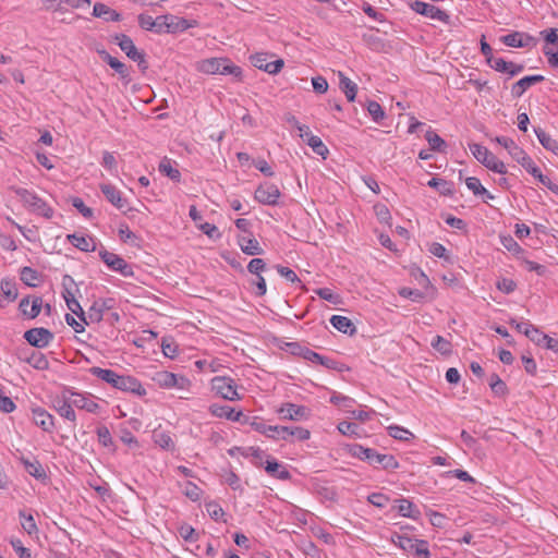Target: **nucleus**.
Wrapping results in <instances>:
<instances>
[{"label": "nucleus", "mask_w": 558, "mask_h": 558, "mask_svg": "<svg viewBox=\"0 0 558 558\" xmlns=\"http://www.w3.org/2000/svg\"><path fill=\"white\" fill-rule=\"evenodd\" d=\"M209 411L216 417H225L232 422L242 423V420L244 417V413L242 411H235L234 409L228 405H220L214 403L209 407Z\"/></svg>", "instance_id": "dca6fc26"}, {"label": "nucleus", "mask_w": 558, "mask_h": 558, "mask_svg": "<svg viewBox=\"0 0 558 558\" xmlns=\"http://www.w3.org/2000/svg\"><path fill=\"white\" fill-rule=\"evenodd\" d=\"M495 141L505 147L512 159L520 163L529 173H531L532 168L536 167L532 158L521 147H519L512 138L497 136Z\"/></svg>", "instance_id": "423d86ee"}, {"label": "nucleus", "mask_w": 558, "mask_h": 558, "mask_svg": "<svg viewBox=\"0 0 558 558\" xmlns=\"http://www.w3.org/2000/svg\"><path fill=\"white\" fill-rule=\"evenodd\" d=\"M530 174H532L535 179H537L539 181V183H542L548 190L558 194V185L556 183H554L548 177L544 175L537 166L535 168H532V171Z\"/></svg>", "instance_id": "09e8293b"}, {"label": "nucleus", "mask_w": 558, "mask_h": 558, "mask_svg": "<svg viewBox=\"0 0 558 558\" xmlns=\"http://www.w3.org/2000/svg\"><path fill=\"white\" fill-rule=\"evenodd\" d=\"M306 144L313 149L315 154L322 156L324 159H326L327 155L329 154L327 146L316 135L310 136Z\"/></svg>", "instance_id": "a18cd8bd"}, {"label": "nucleus", "mask_w": 558, "mask_h": 558, "mask_svg": "<svg viewBox=\"0 0 558 558\" xmlns=\"http://www.w3.org/2000/svg\"><path fill=\"white\" fill-rule=\"evenodd\" d=\"M71 204L73 207H75L82 214L83 217H85V218L93 217V215H94L93 209L89 208L88 206H86L82 198L73 197L71 199Z\"/></svg>", "instance_id": "052dcab7"}, {"label": "nucleus", "mask_w": 558, "mask_h": 558, "mask_svg": "<svg viewBox=\"0 0 558 558\" xmlns=\"http://www.w3.org/2000/svg\"><path fill=\"white\" fill-rule=\"evenodd\" d=\"M73 403L71 401L63 400L61 402H58L57 405H54L56 411L64 418L75 422L76 416L75 412L73 410Z\"/></svg>", "instance_id": "79ce46f5"}, {"label": "nucleus", "mask_w": 558, "mask_h": 558, "mask_svg": "<svg viewBox=\"0 0 558 558\" xmlns=\"http://www.w3.org/2000/svg\"><path fill=\"white\" fill-rule=\"evenodd\" d=\"M112 299L95 301L88 310L89 319L96 323L102 320L104 312L112 307Z\"/></svg>", "instance_id": "a878e982"}, {"label": "nucleus", "mask_w": 558, "mask_h": 558, "mask_svg": "<svg viewBox=\"0 0 558 558\" xmlns=\"http://www.w3.org/2000/svg\"><path fill=\"white\" fill-rule=\"evenodd\" d=\"M546 44L556 45L558 44V28H547L541 32Z\"/></svg>", "instance_id": "774afa93"}, {"label": "nucleus", "mask_w": 558, "mask_h": 558, "mask_svg": "<svg viewBox=\"0 0 558 558\" xmlns=\"http://www.w3.org/2000/svg\"><path fill=\"white\" fill-rule=\"evenodd\" d=\"M154 441L156 445H158L162 449H167V450L174 449V442H173L172 438L163 432L155 433Z\"/></svg>", "instance_id": "603ef678"}, {"label": "nucleus", "mask_w": 558, "mask_h": 558, "mask_svg": "<svg viewBox=\"0 0 558 558\" xmlns=\"http://www.w3.org/2000/svg\"><path fill=\"white\" fill-rule=\"evenodd\" d=\"M220 74H223V75L230 74L235 77H241L242 70L240 66L232 64L228 59H223V65H221Z\"/></svg>", "instance_id": "e2e57ef3"}, {"label": "nucleus", "mask_w": 558, "mask_h": 558, "mask_svg": "<svg viewBox=\"0 0 558 558\" xmlns=\"http://www.w3.org/2000/svg\"><path fill=\"white\" fill-rule=\"evenodd\" d=\"M53 333L44 327H35L24 332V339L34 348H46L52 340Z\"/></svg>", "instance_id": "9d476101"}, {"label": "nucleus", "mask_w": 558, "mask_h": 558, "mask_svg": "<svg viewBox=\"0 0 558 558\" xmlns=\"http://www.w3.org/2000/svg\"><path fill=\"white\" fill-rule=\"evenodd\" d=\"M98 54L100 56L101 60L105 61L110 68H112L122 80L129 81V69L128 66L119 61L117 58L112 57L109 52H107L105 49L97 50Z\"/></svg>", "instance_id": "6ab92c4d"}, {"label": "nucleus", "mask_w": 558, "mask_h": 558, "mask_svg": "<svg viewBox=\"0 0 558 558\" xmlns=\"http://www.w3.org/2000/svg\"><path fill=\"white\" fill-rule=\"evenodd\" d=\"M22 461L28 474L37 480H43L46 477V472L38 461H29L26 459H23Z\"/></svg>", "instance_id": "c03bdc74"}, {"label": "nucleus", "mask_w": 558, "mask_h": 558, "mask_svg": "<svg viewBox=\"0 0 558 558\" xmlns=\"http://www.w3.org/2000/svg\"><path fill=\"white\" fill-rule=\"evenodd\" d=\"M254 197L257 202L265 205H276L280 197V191L277 185L271 183L260 184L255 193Z\"/></svg>", "instance_id": "ddd939ff"}, {"label": "nucleus", "mask_w": 558, "mask_h": 558, "mask_svg": "<svg viewBox=\"0 0 558 558\" xmlns=\"http://www.w3.org/2000/svg\"><path fill=\"white\" fill-rule=\"evenodd\" d=\"M350 453L363 461H367L373 466H381L384 470H395L399 468V462L392 454L379 453L373 448H366L355 444L350 447Z\"/></svg>", "instance_id": "f03ea898"}, {"label": "nucleus", "mask_w": 558, "mask_h": 558, "mask_svg": "<svg viewBox=\"0 0 558 558\" xmlns=\"http://www.w3.org/2000/svg\"><path fill=\"white\" fill-rule=\"evenodd\" d=\"M21 280L28 287H37L40 281V275L32 267L25 266L20 271Z\"/></svg>", "instance_id": "4c0bfd02"}, {"label": "nucleus", "mask_w": 558, "mask_h": 558, "mask_svg": "<svg viewBox=\"0 0 558 558\" xmlns=\"http://www.w3.org/2000/svg\"><path fill=\"white\" fill-rule=\"evenodd\" d=\"M330 324L340 332L353 336L356 333V327L352 320L345 316L333 315L330 318Z\"/></svg>", "instance_id": "cd10ccee"}, {"label": "nucleus", "mask_w": 558, "mask_h": 558, "mask_svg": "<svg viewBox=\"0 0 558 558\" xmlns=\"http://www.w3.org/2000/svg\"><path fill=\"white\" fill-rule=\"evenodd\" d=\"M432 347L441 354L451 353V343L441 336H436L432 341Z\"/></svg>", "instance_id": "5fc2aeb1"}, {"label": "nucleus", "mask_w": 558, "mask_h": 558, "mask_svg": "<svg viewBox=\"0 0 558 558\" xmlns=\"http://www.w3.org/2000/svg\"><path fill=\"white\" fill-rule=\"evenodd\" d=\"M113 40L132 61L136 60L143 52L135 47L132 38L125 34L114 35Z\"/></svg>", "instance_id": "2eb2a0df"}, {"label": "nucleus", "mask_w": 558, "mask_h": 558, "mask_svg": "<svg viewBox=\"0 0 558 558\" xmlns=\"http://www.w3.org/2000/svg\"><path fill=\"white\" fill-rule=\"evenodd\" d=\"M265 269L266 263L262 258H253L247 265V270L256 276H259Z\"/></svg>", "instance_id": "69168bd1"}, {"label": "nucleus", "mask_w": 558, "mask_h": 558, "mask_svg": "<svg viewBox=\"0 0 558 558\" xmlns=\"http://www.w3.org/2000/svg\"><path fill=\"white\" fill-rule=\"evenodd\" d=\"M534 132L539 143L545 149L553 151L555 154L558 153V142L555 138H553L548 133H546L541 128L534 129Z\"/></svg>", "instance_id": "c9c22d12"}, {"label": "nucleus", "mask_w": 558, "mask_h": 558, "mask_svg": "<svg viewBox=\"0 0 558 558\" xmlns=\"http://www.w3.org/2000/svg\"><path fill=\"white\" fill-rule=\"evenodd\" d=\"M89 373L121 391L131 392L137 396L146 395V390L142 386L141 381L133 376L119 375L112 369H106L97 366L92 367Z\"/></svg>", "instance_id": "f257e3e1"}, {"label": "nucleus", "mask_w": 558, "mask_h": 558, "mask_svg": "<svg viewBox=\"0 0 558 558\" xmlns=\"http://www.w3.org/2000/svg\"><path fill=\"white\" fill-rule=\"evenodd\" d=\"M525 336L533 341L537 345H544L547 344V339L549 338L548 335L543 333L537 327L532 325L531 327L525 328Z\"/></svg>", "instance_id": "a19ab883"}, {"label": "nucleus", "mask_w": 558, "mask_h": 558, "mask_svg": "<svg viewBox=\"0 0 558 558\" xmlns=\"http://www.w3.org/2000/svg\"><path fill=\"white\" fill-rule=\"evenodd\" d=\"M158 170L160 173L165 174L166 177L170 178L172 181L179 182L181 178L180 171L172 167L171 160L168 158H163L158 167Z\"/></svg>", "instance_id": "ea45409f"}, {"label": "nucleus", "mask_w": 558, "mask_h": 558, "mask_svg": "<svg viewBox=\"0 0 558 558\" xmlns=\"http://www.w3.org/2000/svg\"><path fill=\"white\" fill-rule=\"evenodd\" d=\"M387 429L389 436L398 440H409L413 437V434L410 430L398 425H391Z\"/></svg>", "instance_id": "8fccbe9b"}, {"label": "nucleus", "mask_w": 558, "mask_h": 558, "mask_svg": "<svg viewBox=\"0 0 558 558\" xmlns=\"http://www.w3.org/2000/svg\"><path fill=\"white\" fill-rule=\"evenodd\" d=\"M287 348L291 352V354L302 356L304 360L311 361L316 364H320L328 369H335L338 372H342L343 369H345L344 364L339 363L333 359L320 355L317 352L306 347H303L298 342H289L287 343Z\"/></svg>", "instance_id": "20e7f679"}, {"label": "nucleus", "mask_w": 558, "mask_h": 558, "mask_svg": "<svg viewBox=\"0 0 558 558\" xmlns=\"http://www.w3.org/2000/svg\"><path fill=\"white\" fill-rule=\"evenodd\" d=\"M425 138L428 142L432 150L442 151L446 147V142L432 130L426 132Z\"/></svg>", "instance_id": "de8ad7c7"}, {"label": "nucleus", "mask_w": 558, "mask_h": 558, "mask_svg": "<svg viewBox=\"0 0 558 558\" xmlns=\"http://www.w3.org/2000/svg\"><path fill=\"white\" fill-rule=\"evenodd\" d=\"M397 501L399 502L397 509L400 515L411 519H417L420 517L421 512L413 502L404 498Z\"/></svg>", "instance_id": "f704fd0d"}, {"label": "nucleus", "mask_w": 558, "mask_h": 558, "mask_svg": "<svg viewBox=\"0 0 558 558\" xmlns=\"http://www.w3.org/2000/svg\"><path fill=\"white\" fill-rule=\"evenodd\" d=\"M496 287L501 292L509 294L515 290L517 283L512 279L502 278L497 281Z\"/></svg>", "instance_id": "338daca9"}, {"label": "nucleus", "mask_w": 558, "mask_h": 558, "mask_svg": "<svg viewBox=\"0 0 558 558\" xmlns=\"http://www.w3.org/2000/svg\"><path fill=\"white\" fill-rule=\"evenodd\" d=\"M239 245L243 253L246 255H262L264 250L259 245L258 241L254 238L240 236Z\"/></svg>", "instance_id": "c85d7f7f"}, {"label": "nucleus", "mask_w": 558, "mask_h": 558, "mask_svg": "<svg viewBox=\"0 0 558 558\" xmlns=\"http://www.w3.org/2000/svg\"><path fill=\"white\" fill-rule=\"evenodd\" d=\"M265 470L270 476L275 478L289 480L291 477L290 472L275 459L267 460Z\"/></svg>", "instance_id": "7c9ffc66"}, {"label": "nucleus", "mask_w": 558, "mask_h": 558, "mask_svg": "<svg viewBox=\"0 0 558 558\" xmlns=\"http://www.w3.org/2000/svg\"><path fill=\"white\" fill-rule=\"evenodd\" d=\"M19 515L21 519V525L27 534L32 535L37 533L38 529L35 519L31 513L26 514L24 510H20Z\"/></svg>", "instance_id": "49530a36"}, {"label": "nucleus", "mask_w": 558, "mask_h": 558, "mask_svg": "<svg viewBox=\"0 0 558 558\" xmlns=\"http://www.w3.org/2000/svg\"><path fill=\"white\" fill-rule=\"evenodd\" d=\"M414 555L418 558H430L428 543L424 539H417L414 546Z\"/></svg>", "instance_id": "0e129e2a"}, {"label": "nucleus", "mask_w": 558, "mask_h": 558, "mask_svg": "<svg viewBox=\"0 0 558 558\" xmlns=\"http://www.w3.org/2000/svg\"><path fill=\"white\" fill-rule=\"evenodd\" d=\"M68 241L76 248L83 252H94L96 250V243L92 236L80 235L76 233L69 234Z\"/></svg>", "instance_id": "393cba45"}, {"label": "nucleus", "mask_w": 558, "mask_h": 558, "mask_svg": "<svg viewBox=\"0 0 558 558\" xmlns=\"http://www.w3.org/2000/svg\"><path fill=\"white\" fill-rule=\"evenodd\" d=\"M154 380L162 388L187 389L191 385V381L186 377L168 371L157 372L154 376Z\"/></svg>", "instance_id": "1a4fd4ad"}, {"label": "nucleus", "mask_w": 558, "mask_h": 558, "mask_svg": "<svg viewBox=\"0 0 558 558\" xmlns=\"http://www.w3.org/2000/svg\"><path fill=\"white\" fill-rule=\"evenodd\" d=\"M68 308L75 314L84 324L88 325V322L85 316V312L83 311L80 302L76 299L68 300L66 304Z\"/></svg>", "instance_id": "bf43d9fd"}, {"label": "nucleus", "mask_w": 558, "mask_h": 558, "mask_svg": "<svg viewBox=\"0 0 558 558\" xmlns=\"http://www.w3.org/2000/svg\"><path fill=\"white\" fill-rule=\"evenodd\" d=\"M28 305H29V296H25L21 300L19 307L24 316H26L29 319H34L39 315V313L43 308V299L40 296H35L32 301V305L29 306V310H28Z\"/></svg>", "instance_id": "aec40b11"}, {"label": "nucleus", "mask_w": 558, "mask_h": 558, "mask_svg": "<svg viewBox=\"0 0 558 558\" xmlns=\"http://www.w3.org/2000/svg\"><path fill=\"white\" fill-rule=\"evenodd\" d=\"M410 8L421 14V15H424L426 17H429L432 20H437V21H440L445 24H449L450 23V16L449 14H447V12L440 10L438 7L434 5V4H430V3H427V2H423V1H420V0H415L413 2L410 3Z\"/></svg>", "instance_id": "6e6552de"}, {"label": "nucleus", "mask_w": 558, "mask_h": 558, "mask_svg": "<svg viewBox=\"0 0 558 558\" xmlns=\"http://www.w3.org/2000/svg\"><path fill=\"white\" fill-rule=\"evenodd\" d=\"M33 421L44 432L52 433L54 428L53 416L43 408H34L32 410Z\"/></svg>", "instance_id": "a211bd4d"}, {"label": "nucleus", "mask_w": 558, "mask_h": 558, "mask_svg": "<svg viewBox=\"0 0 558 558\" xmlns=\"http://www.w3.org/2000/svg\"><path fill=\"white\" fill-rule=\"evenodd\" d=\"M25 361L34 368L39 371H45L48 369L49 367L48 359L43 353L37 351H32V353L25 359Z\"/></svg>", "instance_id": "58836bf2"}, {"label": "nucleus", "mask_w": 558, "mask_h": 558, "mask_svg": "<svg viewBox=\"0 0 558 558\" xmlns=\"http://www.w3.org/2000/svg\"><path fill=\"white\" fill-rule=\"evenodd\" d=\"M500 242L502 246L512 253L518 259H521L524 254V250L518 244V242L510 234H501Z\"/></svg>", "instance_id": "e433bc0d"}, {"label": "nucleus", "mask_w": 558, "mask_h": 558, "mask_svg": "<svg viewBox=\"0 0 558 558\" xmlns=\"http://www.w3.org/2000/svg\"><path fill=\"white\" fill-rule=\"evenodd\" d=\"M339 87L344 93L348 101H354L357 93V85L347 77L342 72H339Z\"/></svg>", "instance_id": "c756f323"}, {"label": "nucleus", "mask_w": 558, "mask_h": 558, "mask_svg": "<svg viewBox=\"0 0 558 558\" xmlns=\"http://www.w3.org/2000/svg\"><path fill=\"white\" fill-rule=\"evenodd\" d=\"M367 500L377 508H385L389 501V497L381 493H373L367 497Z\"/></svg>", "instance_id": "680f3d73"}, {"label": "nucleus", "mask_w": 558, "mask_h": 558, "mask_svg": "<svg viewBox=\"0 0 558 558\" xmlns=\"http://www.w3.org/2000/svg\"><path fill=\"white\" fill-rule=\"evenodd\" d=\"M277 412L281 420L302 421L310 416V410L306 407L290 402L283 403Z\"/></svg>", "instance_id": "f8f14e48"}, {"label": "nucleus", "mask_w": 558, "mask_h": 558, "mask_svg": "<svg viewBox=\"0 0 558 558\" xmlns=\"http://www.w3.org/2000/svg\"><path fill=\"white\" fill-rule=\"evenodd\" d=\"M428 186L437 190L439 194L445 196H451L454 193L453 182L447 181L440 178H433L427 183Z\"/></svg>", "instance_id": "2f4dec72"}, {"label": "nucleus", "mask_w": 558, "mask_h": 558, "mask_svg": "<svg viewBox=\"0 0 558 558\" xmlns=\"http://www.w3.org/2000/svg\"><path fill=\"white\" fill-rule=\"evenodd\" d=\"M11 191L20 198L24 207L29 211L40 215L47 219L52 218L53 209L35 192L23 187L12 186Z\"/></svg>", "instance_id": "7ed1b4c3"}, {"label": "nucleus", "mask_w": 558, "mask_h": 558, "mask_svg": "<svg viewBox=\"0 0 558 558\" xmlns=\"http://www.w3.org/2000/svg\"><path fill=\"white\" fill-rule=\"evenodd\" d=\"M277 434L278 438H281L283 440H289L290 437H294L298 440H307L311 436V433L308 429L300 427V426H277Z\"/></svg>", "instance_id": "f3484780"}, {"label": "nucleus", "mask_w": 558, "mask_h": 558, "mask_svg": "<svg viewBox=\"0 0 558 558\" xmlns=\"http://www.w3.org/2000/svg\"><path fill=\"white\" fill-rule=\"evenodd\" d=\"M93 15L95 17L102 19L106 22H120L122 20V15L119 12L101 2L94 4Z\"/></svg>", "instance_id": "5701e85b"}, {"label": "nucleus", "mask_w": 558, "mask_h": 558, "mask_svg": "<svg viewBox=\"0 0 558 558\" xmlns=\"http://www.w3.org/2000/svg\"><path fill=\"white\" fill-rule=\"evenodd\" d=\"M374 211L380 222L389 223L391 220L389 208L385 204L374 205Z\"/></svg>", "instance_id": "13d9d810"}, {"label": "nucleus", "mask_w": 558, "mask_h": 558, "mask_svg": "<svg viewBox=\"0 0 558 558\" xmlns=\"http://www.w3.org/2000/svg\"><path fill=\"white\" fill-rule=\"evenodd\" d=\"M169 21L168 25V34L182 33L191 27L197 26V21L195 20H186L184 17H179L170 14V17H165Z\"/></svg>", "instance_id": "b1692460"}, {"label": "nucleus", "mask_w": 558, "mask_h": 558, "mask_svg": "<svg viewBox=\"0 0 558 558\" xmlns=\"http://www.w3.org/2000/svg\"><path fill=\"white\" fill-rule=\"evenodd\" d=\"M179 534L185 542H195L198 538V533L189 524H182L179 527Z\"/></svg>", "instance_id": "4d7b16f0"}, {"label": "nucleus", "mask_w": 558, "mask_h": 558, "mask_svg": "<svg viewBox=\"0 0 558 558\" xmlns=\"http://www.w3.org/2000/svg\"><path fill=\"white\" fill-rule=\"evenodd\" d=\"M367 111L375 122H379L385 118V111L377 101L369 100L367 104Z\"/></svg>", "instance_id": "6e6d98bb"}, {"label": "nucleus", "mask_w": 558, "mask_h": 558, "mask_svg": "<svg viewBox=\"0 0 558 558\" xmlns=\"http://www.w3.org/2000/svg\"><path fill=\"white\" fill-rule=\"evenodd\" d=\"M1 291L9 301H14L17 298L16 284L10 279L1 280Z\"/></svg>", "instance_id": "3c124183"}, {"label": "nucleus", "mask_w": 558, "mask_h": 558, "mask_svg": "<svg viewBox=\"0 0 558 558\" xmlns=\"http://www.w3.org/2000/svg\"><path fill=\"white\" fill-rule=\"evenodd\" d=\"M465 184L474 195H485L487 198L493 199L494 196L482 185L481 181L475 177L466 178Z\"/></svg>", "instance_id": "37998d69"}, {"label": "nucleus", "mask_w": 558, "mask_h": 558, "mask_svg": "<svg viewBox=\"0 0 558 558\" xmlns=\"http://www.w3.org/2000/svg\"><path fill=\"white\" fill-rule=\"evenodd\" d=\"M213 390L221 398L230 401L239 400L241 397L236 391L235 381L226 376H217L211 380Z\"/></svg>", "instance_id": "0eeeda50"}, {"label": "nucleus", "mask_w": 558, "mask_h": 558, "mask_svg": "<svg viewBox=\"0 0 558 558\" xmlns=\"http://www.w3.org/2000/svg\"><path fill=\"white\" fill-rule=\"evenodd\" d=\"M500 41L508 47L521 48L536 45V39L521 32H512L500 38Z\"/></svg>", "instance_id": "4468645a"}, {"label": "nucleus", "mask_w": 558, "mask_h": 558, "mask_svg": "<svg viewBox=\"0 0 558 558\" xmlns=\"http://www.w3.org/2000/svg\"><path fill=\"white\" fill-rule=\"evenodd\" d=\"M99 256L101 260L112 270L120 272L124 277L133 276V270L131 265H129L122 257L119 255L108 252L107 250L99 251Z\"/></svg>", "instance_id": "9b49d317"}, {"label": "nucleus", "mask_w": 558, "mask_h": 558, "mask_svg": "<svg viewBox=\"0 0 558 558\" xmlns=\"http://www.w3.org/2000/svg\"><path fill=\"white\" fill-rule=\"evenodd\" d=\"M100 190L108 202H110L118 209H123L126 205V199L122 197L121 192L111 184H100Z\"/></svg>", "instance_id": "412c9836"}, {"label": "nucleus", "mask_w": 558, "mask_h": 558, "mask_svg": "<svg viewBox=\"0 0 558 558\" xmlns=\"http://www.w3.org/2000/svg\"><path fill=\"white\" fill-rule=\"evenodd\" d=\"M223 58H211L198 63V70L206 74H220Z\"/></svg>", "instance_id": "473e14b6"}, {"label": "nucleus", "mask_w": 558, "mask_h": 558, "mask_svg": "<svg viewBox=\"0 0 558 558\" xmlns=\"http://www.w3.org/2000/svg\"><path fill=\"white\" fill-rule=\"evenodd\" d=\"M205 508L209 517L215 521H219L225 517L223 509L216 501L206 502Z\"/></svg>", "instance_id": "864d4df0"}, {"label": "nucleus", "mask_w": 558, "mask_h": 558, "mask_svg": "<svg viewBox=\"0 0 558 558\" xmlns=\"http://www.w3.org/2000/svg\"><path fill=\"white\" fill-rule=\"evenodd\" d=\"M72 403L77 409L86 410L87 412L95 413L99 405L95 401L84 397L83 395L72 392Z\"/></svg>", "instance_id": "72a5a7b5"}, {"label": "nucleus", "mask_w": 558, "mask_h": 558, "mask_svg": "<svg viewBox=\"0 0 558 558\" xmlns=\"http://www.w3.org/2000/svg\"><path fill=\"white\" fill-rule=\"evenodd\" d=\"M241 424H247L254 430H256L260 434H264L269 438H276L275 435L269 434V430H276L277 426L266 425L265 422L259 417H251V416L244 414V417H243Z\"/></svg>", "instance_id": "bb28decb"}, {"label": "nucleus", "mask_w": 558, "mask_h": 558, "mask_svg": "<svg viewBox=\"0 0 558 558\" xmlns=\"http://www.w3.org/2000/svg\"><path fill=\"white\" fill-rule=\"evenodd\" d=\"M469 147L472 155L476 158V160L484 165L487 169L500 174L507 173L505 163L501 160H499L485 146L474 143L470 144Z\"/></svg>", "instance_id": "39448f33"}, {"label": "nucleus", "mask_w": 558, "mask_h": 558, "mask_svg": "<svg viewBox=\"0 0 558 558\" xmlns=\"http://www.w3.org/2000/svg\"><path fill=\"white\" fill-rule=\"evenodd\" d=\"M543 75H529L524 76L512 85L511 94L513 97H521L524 92L532 85L543 82Z\"/></svg>", "instance_id": "4be33fe9"}]
</instances>
